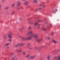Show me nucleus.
Segmentation results:
<instances>
[{"mask_svg": "<svg viewBox=\"0 0 60 60\" xmlns=\"http://www.w3.org/2000/svg\"><path fill=\"white\" fill-rule=\"evenodd\" d=\"M13 35V33H9V35H8V37L10 38H12V37L11 36V35Z\"/></svg>", "mask_w": 60, "mask_h": 60, "instance_id": "f257e3e1", "label": "nucleus"}, {"mask_svg": "<svg viewBox=\"0 0 60 60\" xmlns=\"http://www.w3.org/2000/svg\"><path fill=\"white\" fill-rule=\"evenodd\" d=\"M43 40V38H40V39H38L37 40L38 42H40Z\"/></svg>", "mask_w": 60, "mask_h": 60, "instance_id": "f03ea898", "label": "nucleus"}, {"mask_svg": "<svg viewBox=\"0 0 60 60\" xmlns=\"http://www.w3.org/2000/svg\"><path fill=\"white\" fill-rule=\"evenodd\" d=\"M25 45V43H19L17 44V46H22L23 45Z\"/></svg>", "mask_w": 60, "mask_h": 60, "instance_id": "7ed1b4c3", "label": "nucleus"}, {"mask_svg": "<svg viewBox=\"0 0 60 60\" xmlns=\"http://www.w3.org/2000/svg\"><path fill=\"white\" fill-rule=\"evenodd\" d=\"M32 37L31 36H30L29 37L26 38H25V40H31V39H32Z\"/></svg>", "mask_w": 60, "mask_h": 60, "instance_id": "20e7f679", "label": "nucleus"}, {"mask_svg": "<svg viewBox=\"0 0 60 60\" xmlns=\"http://www.w3.org/2000/svg\"><path fill=\"white\" fill-rule=\"evenodd\" d=\"M52 42L54 43H58V42L56 41V40L55 39H53L52 40Z\"/></svg>", "mask_w": 60, "mask_h": 60, "instance_id": "39448f33", "label": "nucleus"}, {"mask_svg": "<svg viewBox=\"0 0 60 60\" xmlns=\"http://www.w3.org/2000/svg\"><path fill=\"white\" fill-rule=\"evenodd\" d=\"M38 36V35L37 34H36L35 35H32V37L34 38H37V36Z\"/></svg>", "mask_w": 60, "mask_h": 60, "instance_id": "423d86ee", "label": "nucleus"}, {"mask_svg": "<svg viewBox=\"0 0 60 60\" xmlns=\"http://www.w3.org/2000/svg\"><path fill=\"white\" fill-rule=\"evenodd\" d=\"M17 6H19L20 5V1H18L17 2Z\"/></svg>", "mask_w": 60, "mask_h": 60, "instance_id": "0eeeda50", "label": "nucleus"}, {"mask_svg": "<svg viewBox=\"0 0 60 60\" xmlns=\"http://www.w3.org/2000/svg\"><path fill=\"white\" fill-rule=\"evenodd\" d=\"M9 45H10V43H6L5 45V46L6 47H7L9 46Z\"/></svg>", "mask_w": 60, "mask_h": 60, "instance_id": "6e6552de", "label": "nucleus"}, {"mask_svg": "<svg viewBox=\"0 0 60 60\" xmlns=\"http://www.w3.org/2000/svg\"><path fill=\"white\" fill-rule=\"evenodd\" d=\"M18 37L19 38H22V39L23 40H25V38H23L20 35H19L18 36Z\"/></svg>", "mask_w": 60, "mask_h": 60, "instance_id": "1a4fd4ad", "label": "nucleus"}, {"mask_svg": "<svg viewBox=\"0 0 60 60\" xmlns=\"http://www.w3.org/2000/svg\"><path fill=\"white\" fill-rule=\"evenodd\" d=\"M36 56L35 55H34L32 56H31L30 57V58L31 59H33V58H35Z\"/></svg>", "mask_w": 60, "mask_h": 60, "instance_id": "9d476101", "label": "nucleus"}, {"mask_svg": "<svg viewBox=\"0 0 60 60\" xmlns=\"http://www.w3.org/2000/svg\"><path fill=\"white\" fill-rule=\"evenodd\" d=\"M28 1H26L24 3V4L25 5H26L28 4Z\"/></svg>", "mask_w": 60, "mask_h": 60, "instance_id": "9b49d317", "label": "nucleus"}, {"mask_svg": "<svg viewBox=\"0 0 60 60\" xmlns=\"http://www.w3.org/2000/svg\"><path fill=\"white\" fill-rule=\"evenodd\" d=\"M28 34H33V31H29L28 33Z\"/></svg>", "mask_w": 60, "mask_h": 60, "instance_id": "f8f14e48", "label": "nucleus"}, {"mask_svg": "<svg viewBox=\"0 0 60 60\" xmlns=\"http://www.w3.org/2000/svg\"><path fill=\"white\" fill-rule=\"evenodd\" d=\"M50 58V56L49 55L47 57V59L48 60H49Z\"/></svg>", "mask_w": 60, "mask_h": 60, "instance_id": "ddd939ff", "label": "nucleus"}, {"mask_svg": "<svg viewBox=\"0 0 60 60\" xmlns=\"http://www.w3.org/2000/svg\"><path fill=\"white\" fill-rule=\"evenodd\" d=\"M38 24H38V22H36L35 23L34 25H35V26H37H37H38Z\"/></svg>", "mask_w": 60, "mask_h": 60, "instance_id": "4468645a", "label": "nucleus"}, {"mask_svg": "<svg viewBox=\"0 0 60 60\" xmlns=\"http://www.w3.org/2000/svg\"><path fill=\"white\" fill-rule=\"evenodd\" d=\"M42 30H43L44 31H46L47 30V29L45 28H42Z\"/></svg>", "mask_w": 60, "mask_h": 60, "instance_id": "2eb2a0df", "label": "nucleus"}, {"mask_svg": "<svg viewBox=\"0 0 60 60\" xmlns=\"http://www.w3.org/2000/svg\"><path fill=\"white\" fill-rule=\"evenodd\" d=\"M4 37L5 39H7V38H8V36H4Z\"/></svg>", "mask_w": 60, "mask_h": 60, "instance_id": "dca6fc26", "label": "nucleus"}, {"mask_svg": "<svg viewBox=\"0 0 60 60\" xmlns=\"http://www.w3.org/2000/svg\"><path fill=\"white\" fill-rule=\"evenodd\" d=\"M22 51V50H17V51H18V52H21V51Z\"/></svg>", "mask_w": 60, "mask_h": 60, "instance_id": "f3484780", "label": "nucleus"}, {"mask_svg": "<svg viewBox=\"0 0 60 60\" xmlns=\"http://www.w3.org/2000/svg\"><path fill=\"white\" fill-rule=\"evenodd\" d=\"M34 3H37V2H38V1L37 0H34Z\"/></svg>", "mask_w": 60, "mask_h": 60, "instance_id": "a211bd4d", "label": "nucleus"}, {"mask_svg": "<svg viewBox=\"0 0 60 60\" xmlns=\"http://www.w3.org/2000/svg\"><path fill=\"white\" fill-rule=\"evenodd\" d=\"M9 7H6L5 8V9L8 10V9H9Z\"/></svg>", "mask_w": 60, "mask_h": 60, "instance_id": "6ab92c4d", "label": "nucleus"}, {"mask_svg": "<svg viewBox=\"0 0 60 60\" xmlns=\"http://www.w3.org/2000/svg\"><path fill=\"white\" fill-rule=\"evenodd\" d=\"M23 55H26V52H23Z\"/></svg>", "mask_w": 60, "mask_h": 60, "instance_id": "aec40b11", "label": "nucleus"}, {"mask_svg": "<svg viewBox=\"0 0 60 60\" xmlns=\"http://www.w3.org/2000/svg\"><path fill=\"white\" fill-rule=\"evenodd\" d=\"M15 60H18V58L17 57H16V56H15Z\"/></svg>", "mask_w": 60, "mask_h": 60, "instance_id": "412c9836", "label": "nucleus"}, {"mask_svg": "<svg viewBox=\"0 0 60 60\" xmlns=\"http://www.w3.org/2000/svg\"><path fill=\"white\" fill-rule=\"evenodd\" d=\"M38 28H40V27H41V26H40V25L39 24H38Z\"/></svg>", "mask_w": 60, "mask_h": 60, "instance_id": "4be33fe9", "label": "nucleus"}, {"mask_svg": "<svg viewBox=\"0 0 60 60\" xmlns=\"http://www.w3.org/2000/svg\"><path fill=\"white\" fill-rule=\"evenodd\" d=\"M38 22H41L42 21V20H38Z\"/></svg>", "mask_w": 60, "mask_h": 60, "instance_id": "5701e85b", "label": "nucleus"}, {"mask_svg": "<svg viewBox=\"0 0 60 60\" xmlns=\"http://www.w3.org/2000/svg\"><path fill=\"white\" fill-rule=\"evenodd\" d=\"M29 29L30 30L31 29H32V27L30 26L29 27Z\"/></svg>", "mask_w": 60, "mask_h": 60, "instance_id": "b1692460", "label": "nucleus"}, {"mask_svg": "<svg viewBox=\"0 0 60 60\" xmlns=\"http://www.w3.org/2000/svg\"><path fill=\"white\" fill-rule=\"evenodd\" d=\"M30 56V55H28L26 56V57H29Z\"/></svg>", "mask_w": 60, "mask_h": 60, "instance_id": "393cba45", "label": "nucleus"}, {"mask_svg": "<svg viewBox=\"0 0 60 60\" xmlns=\"http://www.w3.org/2000/svg\"><path fill=\"white\" fill-rule=\"evenodd\" d=\"M15 4L14 3L12 4V7H14V6H15Z\"/></svg>", "mask_w": 60, "mask_h": 60, "instance_id": "a878e982", "label": "nucleus"}, {"mask_svg": "<svg viewBox=\"0 0 60 60\" xmlns=\"http://www.w3.org/2000/svg\"><path fill=\"white\" fill-rule=\"evenodd\" d=\"M50 37H47V38L48 40H49V38Z\"/></svg>", "mask_w": 60, "mask_h": 60, "instance_id": "bb28decb", "label": "nucleus"}, {"mask_svg": "<svg viewBox=\"0 0 60 60\" xmlns=\"http://www.w3.org/2000/svg\"><path fill=\"white\" fill-rule=\"evenodd\" d=\"M31 45V44L30 43H28V46L27 47H29V45Z\"/></svg>", "mask_w": 60, "mask_h": 60, "instance_id": "cd10ccee", "label": "nucleus"}, {"mask_svg": "<svg viewBox=\"0 0 60 60\" xmlns=\"http://www.w3.org/2000/svg\"><path fill=\"white\" fill-rule=\"evenodd\" d=\"M15 56L14 58H13L12 59V60H15Z\"/></svg>", "mask_w": 60, "mask_h": 60, "instance_id": "c85d7f7f", "label": "nucleus"}, {"mask_svg": "<svg viewBox=\"0 0 60 60\" xmlns=\"http://www.w3.org/2000/svg\"><path fill=\"white\" fill-rule=\"evenodd\" d=\"M54 34V32H52V35H53Z\"/></svg>", "mask_w": 60, "mask_h": 60, "instance_id": "c756f323", "label": "nucleus"}, {"mask_svg": "<svg viewBox=\"0 0 60 60\" xmlns=\"http://www.w3.org/2000/svg\"><path fill=\"white\" fill-rule=\"evenodd\" d=\"M60 49H59L57 51V52H60Z\"/></svg>", "mask_w": 60, "mask_h": 60, "instance_id": "7c9ffc66", "label": "nucleus"}, {"mask_svg": "<svg viewBox=\"0 0 60 60\" xmlns=\"http://www.w3.org/2000/svg\"><path fill=\"white\" fill-rule=\"evenodd\" d=\"M19 30L20 31H21V30H22V29L21 28H20V29H19Z\"/></svg>", "mask_w": 60, "mask_h": 60, "instance_id": "2f4dec72", "label": "nucleus"}, {"mask_svg": "<svg viewBox=\"0 0 60 60\" xmlns=\"http://www.w3.org/2000/svg\"><path fill=\"white\" fill-rule=\"evenodd\" d=\"M29 49H32V48L30 47L29 48Z\"/></svg>", "mask_w": 60, "mask_h": 60, "instance_id": "473e14b6", "label": "nucleus"}, {"mask_svg": "<svg viewBox=\"0 0 60 60\" xmlns=\"http://www.w3.org/2000/svg\"><path fill=\"white\" fill-rule=\"evenodd\" d=\"M15 12L14 11H13L12 12V13H14Z\"/></svg>", "mask_w": 60, "mask_h": 60, "instance_id": "72a5a7b5", "label": "nucleus"}, {"mask_svg": "<svg viewBox=\"0 0 60 60\" xmlns=\"http://www.w3.org/2000/svg\"><path fill=\"white\" fill-rule=\"evenodd\" d=\"M45 7V5H44L43 6V7L44 8V7Z\"/></svg>", "mask_w": 60, "mask_h": 60, "instance_id": "f704fd0d", "label": "nucleus"}, {"mask_svg": "<svg viewBox=\"0 0 60 60\" xmlns=\"http://www.w3.org/2000/svg\"><path fill=\"white\" fill-rule=\"evenodd\" d=\"M22 29H25V28L24 27H23L22 28Z\"/></svg>", "mask_w": 60, "mask_h": 60, "instance_id": "c9c22d12", "label": "nucleus"}, {"mask_svg": "<svg viewBox=\"0 0 60 60\" xmlns=\"http://www.w3.org/2000/svg\"><path fill=\"white\" fill-rule=\"evenodd\" d=\"M11 54L12 55H14V54H13V53H11Z\"/></svg>", "mask_w": 60, "mask_h": 60, "instance_id": "e433bc0d", "label": "nucleus"}, {"mask_svg": "<svg viewBox=\"0 0 60 60\" xmlns=\"http://www.w3.org/2000/svg\"><path fill=\"white\" fill-rule=\"evenodd\" d=\"M9 41H11V39H10V40H9Z\"/></svg>", "mask_w": 60, "mask_h": 60, "instance_id": "4c0bfd02", "label": "nucleus"}, {"mask_svg": "<svg viewBox=\"0 0 60 60\" xmlns=\"http://www.w3.org/2000/svg\"><path fill=\"white\" fill-rule=\"evenodd\" d=\"M50 26H52V24H50Z\"/></svg>", "mask_w": 60, "mask_h": 60, "instance_id": "58836bf2", "label": "nucleus"}, {"mask_svg": "<svg viewBox=\"0 0 60 60\" xmlns=\"http://www.w3.org/2000/svg\"><path fill=\"white\" fill-rule=\"evenodd\" d=\"M29 23H30L31 22V21H29Z\"/></svg>", "mask_w": 60, "mask_h": 60, "instance_id": "ea45409f", "label": "nucleus"}, {"mask_svg": "<svg viewBox=\"0 0 60 60\" xmlns=\"http://www.w3.org/2000/svg\"><path fill=\"white\" fill-rule=\"evenodd\" d=\"M58 11L57 10H56V11Z\"/></svg>", "mask_w": 60, "mask_h": 60, "instance_id": "a19ab883", "label": "nucleus"}, {"mask_svg": "<svg viewBox=\"0 0 60 60\" xmlns=\"http://www.w3.org/2000/svg\"><path fill=\"white\" fill-rule=\"evenodd\" d=\"M39 9H40V10H41V8H39Z\"/></svg>", "mask_w": 60, "mask_h": 60, "instance_id": "79ce46f5", "label": "nucleus"}, {"mask_svg": "<svg viewBox=\"0 0 60 60\" xmlns=\"http://www.w3.org/2000/svg\"><path fill=\"white\" fill-rule=\"evenodd\" d=\"M1 7V5H0V7Z\"/></svg>", "mask_w": 60, "mask_h": 60, "instance_id": "37998d69", "label": "nucleus"}, {"mask_svg": "<svg viewBox=\"0 0 60 60\" xmlns=\"http://www.w3.org/2000/svg\"><path fill=\"white\" fill-rule=\"evenodd\" d=\"M3 1H4V0H2V2H3Z\"/></svg>", "mask_w": 60, "mask_h": 60, "instance_id": "c03bdc74", "label": "nucleus"}, {"mask_svg": "<svg viewBox=\"0 0 60 60\" xmlns=\"http://www.w3.org/2000/svg\"><path fill=\"white\" fill-rule=\"evenodd\" d=\"M36 11H37V9H36Z\"/></svg>", "mask_w": 60, "mask_h": 60, "instance_id": "a18cd8bd", "label": "nucleus"}, {"mask_svg": "<svg viewBox=\"0 0 60 60\" xmlns=\"http://www.w3.org/2000/svg\"><path fill=\"white\" fill-rule=\"evenodd\" d=\"M22 0V1H24V0Z\"/></svg>", "mask_w": 60, "mask_h": 60, "instance_id": "49530a36", "label": "nucleus"}]
</instances>
